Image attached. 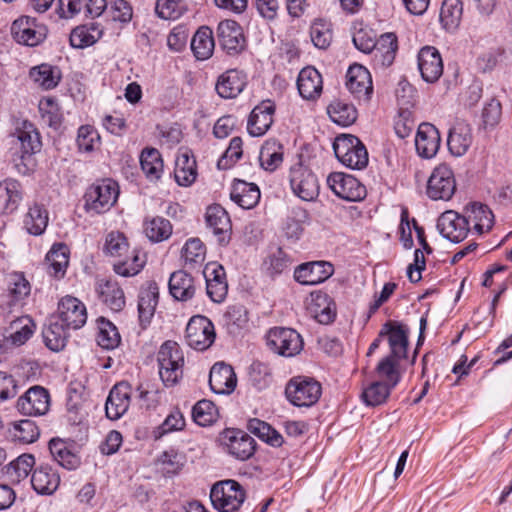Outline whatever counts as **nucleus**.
<instances>
[{
	"label": "nucleus",
	"mask_w": 512,
	"mask_h": 512,
	"mask_svg": "<svg viewBox=\"0 0 512 512\" xmlns=\"http://www.w3.org/2000/svg\"><path fill=\"white\" fill-rule=\"evenodd\" d=\"M159 376L165 386L175 385L182 377L184 356L179 345L174 341H166L157 353Z\"/></svg>",
	"instance_id": "obj_1"
},
{
	"label": "nucleus",
	"mask_w": 512,
	"mask_h": 512,
	"mask_svg": "<svg viewBox=\"0 0 512 512\" xmlns=\"http://www.w3.org/2000/svg\"><path fill=\"white\" fill-rule=\"evenodd\" d=\"M337 159L346 167L361 170L368 164V152L364 144L354 135L338 136L333 143Z\"/></svg>",
	"instance_id": "obj_2"
},
{
	"label": "nucleus",
	"mask_w": 512,
	"mask_h": 512,
	"mask_svg": "<svg viewBox=\"0 0 512 512\" xmlns=\"http://www.w3.org/2000/svg\"><path fill=\"white\" fill-rule=\"evenodd\" d=\"M321 395V384L306 376L291 378L285 387L287 400L296 407H311L319 401Z\"/></svg>",
	"instance_id": "obj_3"
},
{
	"label": "nucleus",
	"mask_w": 512,
	"mask_h": 512,
	"mask_svg": "<svg viewBox=\"0 0 512 512\" xmlns=\"http://www.w3.org/2000/svg\"><path fill=\"white\" fill-rule=\"evenodd\" d=\"M119 196V186L112 179L92 184L85 193V209L96 214L110 210Z\"/></svg>",
	"instance_id": "obj_4"
},
{
	"label": "nucleus",
	"mask_w": 512,
	"mask_h": 512,
	"mask_svg": "<svg viewBox=\"0 0 512 512\" xmlns=\"http://www.w3.org/2000/svg\"><path fill=\"white\" fill-rule=\"evenodd\" d=\"M289 183L294 195L303 201H314L319 196L320 186L317 176L301 161L290 167Z\"/></svg>",
	"instance_id": "obj_5"
},
{
	"label": "nucleus",
	"mask_w": 512,
	"mask_h": 512,
	"mask_svg": "<svg viewBox=\"0 0 512 512\" xmlns=\"http://www.w3.org/2000/svg\"><path fill=\"white\" fill-rule=\"evenodd\" d=\"M210 499L215 509L220 512H234L245 500V491L235 480H225L213 485Z\"/></svg>",
	"instance_id": "obj_6"
},
{
	"label": "nucleus",
	"mask_w": 512,
	"mask_h": 512,
	"mask_svg": "<svg viewBox=\"0 0 512 512\" xmlns=\"http://www.w3.org/2000/svg\"><path fill=\"white\" fill-rule=\"evenodd\" d=\"M10 32L18 44L35 47L46 39L48 30L36 18L23 15L12 22Z\"/></svg>",
	"instance_id": "obj_7"
},
{
	"label": "nucleus",
	"mask_w": 512,
	"mask_h": 512,
	"mask_svg": "<svg viewBox=\"0 0 512 512\" xmlns=\"http://www.w3.org/2000/svg\"><path fill=\"white\" fill-rule=\"evenodd\" d=\"M268 347L284 357H293L303 349L301 335L291 328H273L267 334Z\"/></svg>",
	"instance_id": "obj_8"
},
{
	"label": "nucleus",
	"mask_w": 512,
	"mask_h": 512,
	"mask_svg": "<svg viewBox=\"0 0 512 512\" xmlns=\"http://www.w3.org/2000/svg\"><path fill=\"white\" fill-rule=\"evenodd\" d=\"M213 323L205 316H193L186 326V343L193 349L203 351L215 341Z\"/></svg>",
	"instance_id": "obj_9"
},
{
	"label": "nucleus",
	"mask_w": 512,
	"mask_h": 512,
	"mask_svg": "<svg viewBox=\"0 0 512 512\" xmlns=\"http://www.w3.org/2000/svg\"><path fill=\"white\" fill-rule=\"evenodd\" d=\"M327 185L336 196L350 202H358L366 197V188L354 176L333 172L327 177Z\"/></svg>",
	"instance_id": "obj_10"
},
{
	"label": "nucleus",
	"mask_w": 512,
	"mask_h": 512,
	"mask_svg": "<svg viewBox=\"0 0 512 512\" xmlns=\"http://www.w3.org/2000/svg\"><path fill=\"white\" fill-rule=\"evenodd\" d=\"M455 189L456 183L452 169L446 164H441L430 175L426 193L432 200H449Z\"/></svg>",
	"instance_id": "obj_11"
},
{
	"label": "nucleus",
	"mask_w": 512,
	"mask_h": 512,
	"mask_svg": "<svg viewBox=\"0 0 512 512\" xmlns=\"http://www.w3.org/2000/svg\"><path fill=\"white\" fill-rule=\"evenodd\" d=\"M16 408L25 416L45 415L50 408V394L42 386H32L19 397Z\"/></svg>",
	"instance_id": "obj_12"
},
{
	"label": "nucleus",
	"mask_w": 512,
	"mask_h": 512,
	"mask_svg": "<svg viewBox=\"0 0 512 512\" xmlns=\"http://www.w3.org/2000/svg\"><path fill=\"white\" fill-rule=\"evenodd\" d=\"M437 229L444 238L458 243L467 237L470 230L469 219L455 211H445L438 218Z\"/></svg>",
	"instance_id": "obj_13"
},
{
	"label": "nucleus",
	"mask_w": 512,
	"mask_h": 512,
	"mask_svg": "<svg viewBox=\"0 0 512 512\" xmlns=\"http://www.w3.org/2000/svg\"><path fill=\"white\" fill-rule=\"evenodd\" d=\"M217 37L220 46L229 55L241 53L246 46L242 27L234 20H223L218 24Z\"/></svg>",
	"instance_id": "obj_14"
},
{
	"label": "nucleus",
	"mask_w": 512,
	"mask_h": 512,
	"mask_svg": "<svg viewBox=\"0 0 512 512\" xmlns=\"http://www.w3.org/2000/svg\"><path fill=\"white\" fill-rule=\"evenodd\" d=\"M58 320L70 329H80L87 321V309L78 298L67 295L58 303Z\"/></svg>",
	"instance_id": "obj_15"
},
{
	"label": "nucleus",
	"mask_w": 512,
	"mask_h": 512,
	"mask_svg": "<svg viewBox=\"0 0 512 512\" xmlns=\"http://www.w3.org/2000/svg\"><path fill=\"white\" fill-rule=\"evenodd\" d=\"M205 222L220 245H227L231 240L232 224L227 211L219 204L210 205L205 213Z\"/></svg>",
	"instance_id": "obj_16"
},
{
	"label": "nucleus",
	"mask_w": 512,
	"mask_h": 512,
	"mask_svg": "<svg viewBox=\"0 0 512 512\" xmlns=\"http://www.w3.org/2000/svg\"><path fill=\"white\" fill-rule=\"evenodd\" d=\"M222 441L227 452L238 460H247L254 454L255 440L242 430H225Z\"/></svg>",
	"instance_id": "obj_17"
},
{
	"label": "nucleus",
	"mask_w": 512,
	"mask_h": 512,
	"mask_svg": "<svg viewBox=\"0 0 512 512\" xmlns=\"http://www.w3.org/2000/svg\"><path fill=\"white\" fill-rule=\"evenodd\" d=\"M346 86L359 101L368 102L373 93L372 78L369 70L360 64H353L346 74Z\"/></svg>",
	"instance_id": "obj_18"
},
{
	"label": "nucleus",
	"mask_w": 512,
	"mask_h": 512,
	"mask_svg": "<svg viewBox=\"0 0 512 512\" xmlns=\"http://www.w3.org/2000/svg\"><path fill=\"white\" fill-rule=\"evenodd\" d=\"M418 69L422 79L427 83H435L443 74V60L434 46L422 47L417 55Z\"/></svg>",
	"instance_id": "obj_19"
},
{
	"label": "nucleus",
	"mask_w": 512,
	"mask_h": 512,
	"mask_svg": "<svg viewBox=\"0 0 512 512\" xmlns=\"http://www.w3.org/2000/svg\"><path fill=\"white\" fill-rule=\"evenodd\" d=\"M203 275L206 281L208 297L215 303L224 301L228 293V283L224 267L216 262L208 263L204 267Z\"/></svg>",
	"instance_id": "obj_20"
},
{
	"label": "nucleus",
	"mask_w": 512,
	"mask_h": 512,
	"mask_svg": "<svg viewBox=\"0 0 512 512\" xmlns=\"http://www.w3.org/2000/svg\"><path fill=\"white\" fill-rule=\"evenodd\" d=\"M159 302V287L155 281H147L138 294V318L142 329H146L154 317Z\"/></svg>",
	"instance_id": "obj_21"
},
{
	"label": "nucleus",
	"mask_w": 512,
	"mask_h": 512,
	"mask_svg": "<svg viewBox=\"0 0 512 512\" xmlns=\"http://www.w3.org/2000/svg\"><path fill=\"white\" fill-rule=\"evenodd\" d=\"M13 136L16 138V144L20 147L22 161L30 159L42 147L40 133L35 125L28 120L18 123Z\"/></svg>",
	"instance_id": "obj_22"
},
{
	"label": "nucleus",
	"mask_w": 512,
	"mask_h": 512,
	"mask_svg": "<svg viewBox=\"0 0 512 512\" xmlns=\"http://www.w3.org/2000/svg\"><path fill=\"white\" fill-rule=\"evenodd\" d=\"M132 386L128 382H119L113 386L105 403L106 416L117 420L128 410L131 402Z\"/></svg>",
	"instance_id": "obj_23"
},
{
	"label": "nucleus",
	"mask_w": 512,
	"mask_h": 512,
	"mask_svg": "<svg viewBox=\"0 0 512 512\" xmlns=\"http://www.w3.org/2000/svg\"><path fill=\"white\" fill-rule=\"evenodd\" d=\"M333 272V265L329 262H307L296 267L294 278L303 285H317L332 276Z\"/></svg>",
	"instance_id": "obj_24"
},
{
	"label": "nucleus",
	"mask_w": 512,
	"mask_h": 512,
	"mask_svg": "<svg viewBox=\"0 0 512 512\" xmlns=\"http://www.w3.org/2000/svg\"><path fill=\"white\" fill-rule=\"evenodd\" d=\"M440 133L431 123H421L415 136V147L422 158H432L440 147Z\"/></svg>",
	"instance_id": "obj_25"
},
{
	"label": "nucleus",
	"mask_w": 512,
	"mask_h": 512,
	"mask_svg": "<svg viewBox=\"0 0 512 512\" xmlns=\"http://www.w3.org/2000/svg\"><path fill=\"white\" fill-rule=\"evenodd\" d=\"M237 384V377L232 366L224 362L215 363L209 373V385L216 394H230Z\"/></svg>",
	"instance_id": "obj_26"
},
{
	"label": "nucleus",
	"mask_w": 512,
	"mask_h": 512,
	"mask_svg": "<svg viewBox=\"0 0 512 512\" xmlns=\"http://www.w3.org/2000/svg\"><path fill=\"white\" fill-rule=\"evenodd\" d=\"M398 49L397 37L394 33H384L371 54V61L375 69H385L393 64Z\"/></svg>",
	"instance_id": "obj_27"
},
{
	"label": "nucleus",
	"mask_w": 512,
	"mask_h": 512,
	"mask_svg": "<svg viewBox=\"0 0 512 512\" xmlns=\"http://www.w3.org/2000/svg\"><path fill=\"white\" fill-rule=\"evenodd\" d=\"M246 83L247 76L243 71L230 69L218 77L215 89L221 98L232 99L243 91Z\"/></svg>",
	"instance_id": "obj_28"
},
{
	"label": "nucleus",
	"mask_w": 512,
	"mask_h": 512,
	"mask_svg": "<svg viewBox=\"0 0 512 512\" xmlns=\"http://www.w3.org/2000/svg\"><path fill=\"white\" fill-rule=\"evenodd\" d=\"M30 482L38 494L52 495L59 487L60 476L48 464H40L34 469Z\"/></svg>",
	"instance_id": "obj_29"
},
{
	"label": "nucleus",
	"mask_w": 512,
	"mask_h": 512,
	"mask_svg": "<svg viewBox=\"0 0 512 512\" xmlns=\"http://www.w3.org/2000/svg\"><path fill=\"white\" fill-rule=\"evenodd\" d=\"M274 104L264 101L256 106L248 119L247 130L251 136L258 137L266 133L273 123Z\"/></svg>",
	"instance_id": "obj_30"
},
{
	"label": "nucleus",
	"mask_w": 512,
	"mask_h": 512,
	"mask_svg": "<svg viewBox=\"0 0 512 512\" xmlns=\"http://www.w3.org/2000/svg\"><path fill=\"white\" fill-rule=\"evenodd\" d=\"M383 335L388 336V343L391 350L389 356H393L397 360L405 359L408 349V330L405 326L388 322L383 326L380 332V336Z\"/></svg>",
	"instance_id": "obj_31"
},
{
	"label": "nucleus",
	"mask_w": 512,
	"mask_h": 512,
	"mask_svg": "<svg viewBox=\"0 0 512 512\" xmlns=\"http://www.w3.org/2000/svg\"><path fill=\"white\" fill-rule=\"evenodd\" d=\"M168 287L171 296L182 302L191 300L197 291L194 278L185 270L173 272L170 275Z\"/></svg>",
	"instance_id": "obj_32"
},
{
	"label": "nucleus",
	"mask_w": 512,
	"mask_h": 512,
	"mask_svg": "<svg viewBox=\"0 0 512 512\" xmlns=\"http://www.w3.org/2000/svg\"><path fill=\"white\" fill-rule=\"evenodd\" d=\"M309 315L321 324H329L336 317L335 305L328 294L316 292L311 294L307 305Z\"/></svg>",
	"instance_id": "obj_33"
},
{
	"label": "nucleus",
	"mask_w": 512,
	"mask_h": 512,
	"mask_svg": "<svg viewBox=\"0 0 512 512\" xmlns=\"http://www.w3.org/2000/svg\"><path fill=\"white\" fill-rule=\"evenodd\" d=\"M412 222H413L414 230L417 235L418 242H419L422 250L421 249L415 250L414 262L408 266L407 276L412 283H417L421 280V278H422L421 272L426 267V261H425V256H424L423 251H425L427 254H430V253H432L433 250L430 247V245L428 244V242L426 241L425 231H424L423 227L419 226L415 219H413Z\"/></svg>",
	"instance_id": "obj_34"
},
{
	"label": "nucleus",
	"mask_w": 512,
	"mask_h": 512,
	"mask_svg": "<svg viewBox=\"0 0 512 512\" xmlns=\"http://www.w3.org/2000/svg\"><path fill=\"white\" fill-rule=\"evenodd\" d=\"M297 88L304 99L318 98L323 88L322 76L319 71L311 66L303 68L297 78Z\"/></svg>",
	"instance_id": "obj_35"
},
{
	"label": "nucleus",
	"mask_w": 512,
	"mask_h": 512,
	"mask_svg": "<svg viewBox=\"0 0 512 512\" xmlns=\"http://www.w3.org/2000/svg\"><path fill=\"white\" fill-rule=\"evenodd\" d=\"M472 144V128L465 122H457L450 128L447 146L454 156L464 155Z\"/></svg>",
	"instance_id": "obj_36"
},
{
	"label": "nucleus",
	"mask_w": 512,
	"mask_h": 512,
	"mask_svg": "<svg viewBox=\"0 0 512 512\" xmlns=\"http://www.w3.org/2000/svg\"><path fill=\"white\" fill-rule=\"evenodd\" d=\"M260 197V189L255 183H248L243 180L234 181L230 198L241 208H254L259 203Z\"/></svg>",
	"instance_id": "obj_37"
},
{
	"label": "nucleus",
	"mask_w": 512,
	"mask_h": 512,
	"mask_svg": "<svg viewBox=\"0 0 512 512\" xmlns=\"http://www.w3.org/2000/svg\"><path fill=\"white\" fill-rule=\"evenodd\" d=\"M96 291L101 301L112 311L119 312L125 306V295L116 281L101 280L97 283Z\"/></svg>",
	"instance_id": "obj_38"
},
{
	"label": "nucleus",
	"mask_w": 512,
	"mask_h": 512,
	"mask_svg": "<svg viewBox=\"0 0 512 512\" xmlns=\"http://www.w3.org/2000/svg\"><path fill=\"white\" fill-rule=\"evenodd\" d=\"M22 201L21 184L13 179L0 182V214H12Z\"/></svg>",
	"instance_id": "obj_39"
},
{
	"label": "nucleus",
	"mask_w": 512,
	"mask_h": 512,
	"mask_svg": "<svg viewBox=\"0 0 512 512\" xmlns=\"http://www.w3.org/2000/svg\"><path fill=\"white\" fill-rule=\"evenodd\" d=\"M466 218L469 219V226L478 234L488 232L494 224V215L487 205L473 203L466 208Z\"/></svg>",
	"instance_id": "obj_40"
},
{
	"label": "nucleus",
	"mask_w": 512,
	"mask_h": 512,
	"mask_svg": "<svg viewBox=\"0 0 512 512\" xmlns=\"http://www.w3.org/2000/svg\"><path fill=\"white\" fill-rule=\"evenodd\" d=\"M49 451L58 465L67 470H75L81 464L80 457L61 439L50 440Z\"/></svg>",
	"instance_id": "obj_41"
},
{
	"label": "nucleus",
	"mask_w": 512,
	"mask_h": 512,
	"mask_svg": "<svg viewBox=\"0 0 512 512\" xmlns=\"http://www.w3.org/2000/svg\"><path fill=\"white\" fill-rule=\"evenodd\" d=\"M181 259L188 269L200 268L206 259V246L200 238H189L181 250Z\"/></svg>",
	"instance_id": "obj_42"
},
{
	"label": "nucleus",
	"mask_w": 512,
	"mask_h": 512,
	"mask_svg": "<svg viewBox=\"0 0 512 512\" xmlns=\"http://www.w3.org/2000/svg\"><path fill=\"white\" fill-rule=\"evenodd\" d=\"M69 329L57 318L51 319L48 326L43 330L45 345L55 352L62 350L67 343Z\"/></svg>",
	"instance_id": "obj_43"
},
{
	"label": "nucleus",
	"mask_w": 512,
	"mask_h": 512,
	"mask_svg": "<svg viewBox=\"0 0 512 512\" xmlns=\"http://www.w3.org/2000/svg\"><path fill=\"white\" fill-rule=\"evenodd\" d=\"M103 31L99 24L91 23L74 28L70 34V44L74 48L83 49L96 43Z\"/></svg>",
	"instance_id": "obj_44"
},
{
	"label": "nucleus",
	"mask_w": 512,
	"mask_h": 512,
	"mask_svg": "<svg viewBox=\"0 0 512 512\" xmlns=\"http://www.w3.org/2000/svg\"><path fill=\"white\" fill-rule=\"evenodd\" d=\"M215 43L212 30L207 26L200 27L191 40V50L198 60L209 59L214 51Z\"/></svg>",
	"instance_id": "obj_45"
},
{
	"label": "nucleus",
	"mask_w": 512,
	"mask_h": 512,
	"mask_svg": "<svg viewBox=\"0 0 512 512\" xmlns=\"http://www.w3.org/2000/svg\"><path fill=\"white\" fill-rule=\"evenodd\" d=\"M145 264V257H141L140 251L133 249L113 264V271L122 277H133L142 271Z\"/></svg>",
	"instance_id": "obj_46"
},
{
	"label": "nucleus",
	"mask_w": 512,
	"mask_h": 512,
	"mask_svg": "<svg viewBox=\"0 0 512 512\" xmlns=\"http://www.w3.org/2000/svg\"><path fill=\"white\" fill-rule=\"evenodd\" d=\"M140 165L146 178L157 181L163 173V160L161 153L156 148H145L140 155Z\"/></svg>",
	"instance_id": "obj_47"
},
{
	"label": "nucleus",
	"mask_w": 512,
	"mask_h": 512,
	"mask_svg": "<svg viewBox=\"0 0 512 512\" xmlns=\"http://www.w3.org/2000/svg\"><path fill=\"white\" fill-rule=\"evenodd\" d=\"M463 15L461 0H444L440 10V22L448 32L458 29Z\"/></svg>",
	"instance_id": "obj_48"
},
{
	"label": "nucleus",
	"mask_w": 512,
	"mask_h": 512,
	"mask_svg": "<svg viewBox=\"0 0 512 512\" xmlns=\"http://www.w3.org/2000/svg\"><path fill=\"white\" fill-rule=\"evenodd\" d=\"M48 221L47 210L43 205L35 203L29 207L24 217V227L29 234L39 236L46 230Z\"/></svg>",
	"instance_id": "obj_49"
},
{
	"label": "nucleus",
	"mask_w": 512,
	"mask_h": 512,
	"mask_svg": "<svg viewBox=\"0 0 512 512\" xmlns=\"http://www.w3.org/2000/svg\"><path fill=\"white\" fill-rule=\"evenodd\" d=\"M174 177L180 186H190L197 177L196 160L187 152L178 156L175 164Z\"/></svg>",
	"instance_id": "obj_50"
},
{
	"label": "nucleus",
	"mask_w": 512,
	"mask_h": 512,
	"mask_svg": "<svg viewBox=\"0 0 512 512\" xmlns=\"http://www.w3.org/2000/svg\"><path fill=\"white\" fill-rule=\"evenodd\" d=\"M259 162L266 171H275L283 162V146L276 140L266 141L260 149Z\"/></svg>",
	"instance_id": "obj_51"
},
{
	"label": "nucleus",
	"mask_w": 512,
	"mask_h": 512,
	"mask_svg": "<svg viewBox=\"0 0 512 512\" xmlns=\"http://www.w3.org/2000/svg\"><path fill=\"white\" fill-rule=\"evenodd\" d=\"M145 235L154 243L167 240L172 234V225L166 218L156 216L146 219L143 224Z\"/></svg>",
	"instance_id": "obj_52"
},
{
	"label": "nucleus",
	"mask_w": 512,
	"mask_h": 512,
	"mask_svg": "<svg viewBox=\"0 0 512 512\" xmlns=\"http://www.w3.org/2000/svg\"><path fill=\"white\" fill-rule=\"evenodd\" d=\"M36 324L28 315L17 316L10 323L11 334L9 339L14 345L24 344L34 333Z\"/></svg>",
	"instance_id": "obj_53"
},
{
	"label": "nucleus",
	"mask_w": 512,
	"mask_h": 512,
	"mask_svg": "<svg viewBox=\"0 0 512 512\" xmlns=\"http://www.w3.org/2000/svg\"><path fill=\"white\" fill-rule=\"evenodd\" d=\"M331 120L341 126H349L357 119L354 105L342 100H334L327 108Z\"/></svg>",
	"instance_id": "obj_54"
},
{
	"label": "nucleus",
	"mask_w": 512,
	"mask_h": 512,
	"mask_svg": "<svg viewBox=\"0 0 512 512\" xmlns=\"http://www.w3.org/2000/svg\"><path fill=\"white\" fill-rule=\"evenodd\" d=\"M394 387L383 381L370 383L362 392V399L367 406L375 407L384 404Z\"/></svg>",
	"instance_id": "obj_55"
},
{
	"label": "nucleus",
	"mask_w": 512,
	"mask_h": 512,
	"mask_svg": "<svg viewBox=\"0 0 512 512\" xmlns=\"http://www.w3.org/2000/svg\"><path fill=\"white\" fill-rule=\"evenodd\" d=\"M29 75L35 83L44 89H53L60 81L59 71L49 64L31 68Z\"/></svg>",
	"instance_id": "obj_56"
},
{
	"label": "nucleus",
	"mask_w": 512,
	"mask_h": 512,
	"mask_svg": "<svg viewBox=\"0 0 512 512\" xmlns=\"http://www.w3.org/2000/svg\"><path fill=\"white\" fill-rule=\"evenodd\" d=\"M11 435L19 443L30 444L39 438L40 431L34 421L24 419L13 424Z\"/></svg>",
	"instance_id": "obj_57"
},
{
	"label": "nucleus",
	"mask_w": 512,
	"mask_h": 512,
	"mask_svg": "<svg viewBox=\"0 0 512 512\" xmlns=\"http://www.w3.org/2000/svg\"><path fill=\"white\" fill-rule=\"evenodd\" d=\"M399 361L395 357L388 355L378 363L376 372L381 379L380 381L394 388L397 386L401 379V374L398 370Z\"/></svg>",
	"instance_id": "obj_58"
},
{
	"label": "nucleus",
	"mask_w": 512,
	"mask_h": 512,
	"mask_svg": "<svg viewBox=\"0 0 512 512\" xmlns=\"http://www.w3.org/2000/svg\"><path fill=\"white\" fill-rule=\"evenodd\" d=\"M218 411L212 401L203 399L198 401L192 409V417L199 426H209L217 419Z\"/></svg>",
	"instance_id": "obj_59"
},
{
	"label": "nucleus",
	"mask_w": 512,
	"mask_h": 512,
	"mask_svg": "<svg viewBox=\"0 0 512 512\" xmlns=\"http://www.w3.org/2000/svg\"><path fill=\"white\" fill-rule=\"evenodd\" d=\"M249 381L258 391H262L272 383L270 367L262 362L255 361L249 368Z\"/></svg>",
	"instance_id": "obj_60"
},
{
	"label": "nucleus",
	"mask_w": 512,
	"mask_h": 512,
	"mask_svg": "<svg viewBox=\"0 0 512 512\" xmlns=\"http://www.w3.org/2000/svg\"><path fill=\"white\" fill-rule=\"evenodd\" d=\"M266 273L272 278L287 271L291 265L289 255L281 248H277L264 263Z\"/></svg>",
	"instance_id": "obj_61"
},
{
	"label": "nucleus",
	"mask_w": 512,
	"mask_h": 512,
	"mask_svg": "<svg viewBox=\"0 0 512 512\" xmlns=\"http://www.w3.org/2000/svg\"><path fill=\"white\" fill-rule=\"evenodd\" d=\"M76 143L79 151L90 153L100 145V135L93 126L82 125L78 129Z\"/></svg>",
	"instance_id": "obj_62"
},
{
	"label": "nucleus",
	"mask_w": 512,
	"mask_h": 512,
	"mask_svg": "<svg viewBox=\"0 0 512 512\" xmlns=\"http://www.w3.org/2000/svg\"><path fill=\"white\" fill-rule=\"evenodd\" d=\"M104 252L111 256L122 258L129 252V244L125 235L118 231H112L106 236Z\"/></svg>",
	"instance_id": "obj_63"
},
{
	"label": "nucleus",
	"mask_w": 512,
	"mask_h": 512,
	"mask_svg": "<svg viewBox=\"0 0 512 512\" xmlns=\"http://www.w3.org/2000/svg\"><path fill=\"white\" fill-rule=\"evenodd\" d=\"M42 120L51 128L58 129L62 123V114L57 102L52 98L42 99L39 103Z\"/></svg>",
	"instance_id": "obj_64"
}]
</instances>
